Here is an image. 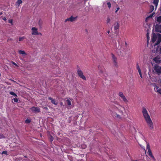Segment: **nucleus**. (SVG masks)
Here are the masks:
<instances>
[{"label": "nucleus", "instance_id": "2f4dec72", "mask_svg": "<svg viewBox=\"0 0 161 161\" xmlns=\"http://www.w3.org/2000/svg\"><path fill=\"white\" fill-rule=\"evenodd\" d=\"M13 99H14V101L15 103L17 102L18 101V98H14Z\"/></svg>", "mask_w": 161, "mask_h": 161}, {"label": "nucleus", "instance_id": "37998d69", "mask_svg": "<svg viewBox=\"0 0 161 161\" xmlns=\"http://www.w3.org/2000/svg\"><path fill=\"white\" fill-rule=\"evenodd\" d=\"M59 104L60 105L62 106L63 105V103L62 102H61Z\"/></svg>", "mask_w": 161, "mask_h": 161}, {"label": "nucleus", "instance_id": "e433bc0d", "mask_svg": "<svg viewBox=\"0 0 161 161\" xmlns=\"http://www.w3.org/2000/svg\"><path fill=\"white\" fill-rule=\"evenodd\" d=\"M8 22L12 24L13 20L12 19H9L8 21Z\"/></svg>", "mask_w": 161, "mask_h": 161}, {"label": "nucleus", "instance_id": "c85d7f7f", "mask_svg": "<svg viewBox=\"0 0 161 161\" xmlns=\"http://www.w3.org/2000/svg\"><path fill=\"white\" fill-rule=\"evenodd\" d=\"M81 147L83 149H85L86 147V146L85 144H82L81 145Z\"/></svg>", "mask_w": 161, "mask_h": 161}, {"label": "nucleus", "instance_id": "49530a36", "mask_svg": "<svg viewBox=\"0 0 161 161\" xmlns=\"http://www.w3.org/2000/svg\"><path fill=\"white\" fill-rule=\"evenodd\" d=\"M147 37L148 38V37L149 36V34L148 33H147Z\"/></svg>", "mask_w": 161, "mask_h": 161}, {"label": "nucleus", "instance_id": "c9c22d12", "mask_svg": "<svg viewBox=\"0 0 161 161\" xmlns=\"http://www.w3.org/2000/svg\"><path fill=\"white\" fill-rule=\"evenodd\" d=\"M110 19L109 18H108L107 20V23H109L110 22Z\"/></svg>", "mask_w": 161, "mask_h": 161}, {"label": "nucleus", "instance_id": "4c0bfd02", "mask_svg": "<svg viewBox=\"0 0 161 161\" xmlns=\"http://www.w3.org/2000/svg\"><path fill=\"white\" fill-rule=\"evenodd\" d=\"M12 63L13 64H14L16 66H18L17 64L16 63H15V62H14L12 61Z\"/></svg>", "mask_w": 161, "mask_h": 161}, {"label": "nucleus", "instance_id": "7c9ffc66", "mask_svg": "<svg viewBox=\"0 0 161 161\" xmlns=\"http://www.w3.org/2000/svg\"><path fill=\"white\" fill-rule=\"evenodd\" d=\"M25 38V37L24 36H23L22 37H20L19 38V41H22L23 40V39Z\"/></svg>", "mask_w": 161, "mask_h": 161}, {"label": "nucleus", "instance_id": "c756f323", "mask_svg": "<svg viewBox=\"0 0 161 161\" xmlns=\"http://www.w3.org/2000/svg\"><path fill=\"white\" fill-rule=\"evenodd\" d=\"M5 136L3 134H0V139L4 138Z\"/></svg>", "mask_w": 161, "mask_h": 161}, {"label": "nucleus", "instance_id": "7ed1b4c3", "mask_svg": "<svg viewBox=\"0 0 161 161\" xmlns=\"http://www.w3.org/2000/svg\"><path fill=\"white\" fill-rule=\"evenodd\" d=\"M98 68L99 70V74L101 76H102L103 75L105 77L108 76V74L105 71V69L103 66H99Z\"/></svg>", "mask_w": 161, "mask_h": 161}, {"label": "nucleus", "instance_id": "f03ea898", "mask_svg": "<svg viewBox=\"0 0 161 161\" xmlns=\"http://www.w3.org/2000/svg\"><path fill=\"white\" fill-rule=\"evenodd\" d=\"M157 40L156 45H158L161 42V35L158 33H153L152 39L153 42H155Z\"/></svg>", "mask_w": 161, "mask_h": 161}, {"label": "nucleus", "instance_id": "a18cd8bd", "mask_svg": "<svg viewBox=\"0 0 161 161\" xmlns=\"http://www.w3.org/2000/svg\"><path fill=\"white\" fill-rule=\"evenodd\" d=\"M12 40V39L10 38H9V39H8V41H10V40Z\"/></svg>", "mask_w": 161, "mask_h": 161}, {"label": "nucleus", "instance_id": "b1692460", "mask_svg": "<svg viewBox=\"0 0 161 161\" xmlns=\"http://www.w3.org/2000/svg\"><path fill=\"white\" fill-rule=\"evenodd\" d=\"M153 15V14H150L147 17L146 19V21H147V20L149 18H151Z\"/></svg>", "mask_w": 161, "mask_h": 161}, {"label": "nucleus", "instance_id": "20e7f679", "mask_svg": "<svg viewBox=\"0 0 161 161\" xmlns=\"http://www.w3.org/2000/svg\"><path fill=\"white\" fill-rule=\"evenodd\" d=\"M77 73L79 77L81 78L83 80H86V77L83 75L82 71L81 70L80 67L77 66Z\"/></svg>", "mask_w": 161, "mask_h": 161}, {"label": "nucleus", "instance_id": "58836bf2", "mask_svg": "<svg viewBox=\"0 0 161 161\" xmlns=\"http://www.w3.org/2000/svg\"><path fill=\"white\" fill-rule=\"evenodd\" d=\"M119 9H120V8H119V7H118V8H117L115 12V13H116L117 12V11Z\"/></svg>", "mask_w": 161, "mask_h": 161}, {"label": "nucleus", "instance_id": "4be33fe9", "mask_svg": "<svg viewBox=\"0 0 161 161\" xmlns=\"http://www.w3.org/2000/svg\"><path fill=\"white\" fill-rule=\"evenodd\" d=\"M136 68L137 70H138V72L141 71V69L140 68V67L139 65V64L138 63H137L136 64Z\"/></svg>", "mask_w": 161, "mask_h": 161}, {"label": "nucleus", "instance_id": "1a4fd4ad", "mask_svg": "<svg viewBox=\"0 0 161 161\" xmlns=\"http://www.w3.org/2000/svg\"><path fill=\"white\" fill-rule=\"evenodd\" d=\"M112 55L114 65L115 67H117L118 66V63L117 61V58L112 53Z\"/></svg>", "mask_w": 161, "mask_h": 161}, {"label": "nucleus", "instance_id": "72a5a7b5", "mask_svg": "<svg viewBox=\"0 0 161 161\" xmlns=\"http://www.w3.org/2000/svg\"><path fill=\"white\" fill-rule=\"evenodd\" d=\"M139 72V74L141 77V78H142V73H141V71L139 72Z\"/></svg>", "mask_w": 161, "mask_h": 161}, {"label": "nucleus", "instance_id": "cd10ccee", "mask_svg": "<svg viewBox=\"0 0 161 161\" xmlns=\"http://www.w3.org/2000/svg\"><path fill=\"white\" fill-rule=\"evenodd\" d=\"M107 4L109 9H110L111 7V4L110 2L107 3Z\"/></svg>", "mask_w": 161, "mask_h": 161}, {"label": "nucleus", "instance_id": "39448f33", "mask_svg": "<svg viewBox=\"0 0 161 161\" xmlns=\"http://www.w3.org/2000/svg\"><path fill=\"white\" fill-rule=\"evenodd\" d=\"M154 70L156 73L158 75L161 74V66L158 64H155L154 66Z\"/></svg>", "mask_w": 161, "mask_h": 161}, {"label": "nucleus", "instance_id": "79ce46f5", "mask_svg": "<svg viewBox=\"0 0 161 161\" xmlns=\"http://www.w3.org/2000/svg\"><path fill=\"white\" fill-rule=\"evenodd\" d=\"M125 47H127L128 45V44L126 42H125Z\"/></svg>", "mask_w": 161, "mask_h": 161}, {"label": "nucleus", "instance_id": "6e6552de", "mask_svg": "<svg viewBox=\"0 0 161 161\" xmlns=\"http://www.w3.org/2000/svg\"><path fill=\"white\" fill-rule=\"evenodd\" d=\"M30 109L32 112L34 113H38L40 112V109L38 107H33L30 108Z\"/></svg>", "mask_w": 161, "mask_h": 161}, {"label": "nucleus", "instance_id": "ddd939ff", "mask_svg": "<svg viewBox=\"0 0 161 161\" xmlns=\"http://www.w3.org/2000/svg\"><path fill=\"white\" fill-rule=\"evenodd\" d=\"M119 27V24L118 22H116L114 25V28L115 30L118 29Z\"/></svg>", "mask_w": 161, "mask_h": 161}, {"label": "nucleus", "instance_id": "ea45409f", "mask_svg": "<svg viewBox=\"0 0 161 161\" xmlns=\"http://www.w3.org/2000/svg\"><path fill=\"white\" fill-rule=\"evenodd\" d=\"M36 35H42V34H41V33H40V32H39V33H38V32H37V34H36Z\"/></svg>", "mask_w": 161, "mask_h": 161}, {"label": "nucleus", "instance_id": "2eb2a0df", "mask_svg": "<svg viewBox=\"0 0 161 161\" xmlns=\"http://www.w3.org/2000/svg\"><path fill=\"white\" fill-rule=\"evenodd\" d=\"M154 89L156 91L158 92L160 94H161V89L160 88H159L158 86H156Z\"/></svg>", "mask_w": 161, "mask_h": 161}, {"label": "nucleus", "instance_id": "bb28decb", "mask_svg": "<svg viewBox=\"0 0 161 161\" xmlns=\"http://www.w3.org/2000/svg\"><path fill=\"white\" fill-rule=\"evenodd\" d=\"M114 115L115 116H116V117L117 118L119 119H121V117H120V115L117 114L116 113H115V115L114 114Z\"/></svg>", "mask_w": 161, "mask_h": 161}, {"label": "nucleus", "instance_id": "aec40b11", "mask_svg": "<svg viewBox=\"0 0 161 161\" xmlns=\"http://www.w3.org/2000/svg\"><path fill=\"white\" fill-rule=\"evenodd\" d=\"M19 53L20 54H22L23 55H26V54L25 53V52L23 50H19Z\"/></svg>", "mask_w": 161, "mask_h": 161}, {"label": "nucleus", "instance_id": "0eeeda50", "mask_svg": "<svg viewBox=\"0 0 161 161\" xmlns=\"http://www.w3.org/2000/svg\"><path fill=\"white\" fill-rule=\"evenodd\" d=\"M118 95L122 99L124 102L125 103H127L128 101L122 92H119L118 93Z\"/></svg>", "mask_w": 161, "mask_h": 161}, {"label": "nucleus", "instance_id": "9b49d317", "mask_svg": "<svg viewBox=\"0 0 161 161\" xmlns=\"http://www.w3.org/2000/svg\"><path fill=\"white\" fill-rule=\"evenodd\" d=\"M75 19L76 18L72 16L70 18L66 19L65 20V22H66L67 21L73 22L74 21Z\"/></svg>", "mask_w": 161, "mask_h": 161}, {"label": "nucleus", "instance_id": "f704fd0d", "mask_svg": "<svg viewBox=\"0 0 161 161\" xmlns=\"http://www.w3.org/2000/svg\"><path fill=\"white\" fill-rule=\"evenodd\" d=\"M53 140V138L52 136H51L50 138V141L51 142H52Z\"/></svg>", "mask_w": 161, "mask_h": 161}, {"label": "nucleus", "instance_id": "412c9836", "mask_svg": "<svg viewBox=\"0 0 161 161\" xmlns=\"http://www.w3.org/2000/svg\"><path fill=\"white\" fill-rule=\"evenodd\" d=\"M31 120L30 119H27L25 120V123L26 124H29L31 123Z\"/></svg>", "mask_w": 161, "mask_h": 161}, {"label": "nucleus", "instance_id": "3c124183", "mask_svg": "<svg viewBox=\"0 0 161 161\" xmlns=\"http://www.w3.org/2000/svg\"><path fill=\"white\" fill-rule=\"evenodd\" d=\"M2 14V12H1V13H0V15H1V14Z\"/></svg>", "mask_w": 161, "mask_h": 161}, {"label": "nucleus", "instance_id": "f3484780", "mask_svg": "<svg viewBox=\"0 0 161 161\" xmlns=\"http://www.w3.org/2000/svg\"><path fill=\"white\" fill-rule=\"evenodd\" d=\"M71 100L70 99H67L66 100V103L68 106H70L71 105Z\"/></svg>", "mask_w": 161, "mask_h": 161}, {"label": "nucleus", "instance_id": "473e14b6", "mask_svg": "<svg viewBox=\"0 0 161 161\" xmlns=\"http://www.w3.org/2000/svg\"><path fill=\"white\" fill-rule=\"evenodd\" d=\"M2 153L3 154H7V151H3Z\"/></svg>", "mask_w": 161, "mask_h": 161}, {"label": "nucleus", "instance_id": "393cba45", "mask_svg": "<svg viewBox=\"0 0 161 161\" xmlns=\"http://www.w3.org/2000/svg\"><path fill=\"white\" fill-rule=\"evenodd\" d=\"M150 9L151 10V12H152L153 11L154 9V7L153 6L151 5L150 6Z\"/></svg>", "mask_w": 161, "mask_h": 161}, {"label": "nucleus", "instance_id": "6ab92c4d", "mask_svg": "<svg viewBox=\"0 0 161 161\" xmlns=\"http://www.w3.org/2000/svg\"><path fill=\"white\" fill-rule=\"evenodd\" d=\"M159 0H153V3L154 4L155 6L157 7L158 6Z\"/></svg>", "mask_w": 161, "mask_h": 161}, {"label": "nucleus", "instance_id": "5701e85b", "mask_svg": "<svg viewBox=\"0 0 161 161\" xmlns=\"http://www.w3.org/2000/svg\"><path fill=\"white\" fill-rule=\"evenodd\" d=\"M9 93L10 95L14 96L15 97H17V94L13 92H9Z\"/></svg>", "mask_w": 161, "mask_h": 161}, {"label": "nucleus", "instance_id": "9d476101", "mask_svg": "<svg viewBox=\"0 0 161 161\" xmlns=\"http://www.w3.org/2000/svg\"><path fill=\"white\" fill-rule=\"evenodd\" d=\"M48 99L49 100H50L51 101V102L53 104L56 105L58 104V102L56 101L55 99H53L52 97H48Z\"/></svg>", "mask_w": 161, "mask_h": 161}, {"label": "nucleus", "instance_id": "8fccbe9b", "mask_svg": "<svg viewBox=\"0 0 161 161\" xmlns=\"http://www.w3.org/2000/svg\"><path fill=\"white\" fill-rule=\"evenodd\" d=\"M132 161H139L138 160H132Z\"/></svg>", "mask_w": 161, "mask_h": 161}, {"label": "nucleus", "instance_id": "423d86ee", "mask_svg": "<svg viewBox=\"0 0 161 161\" xmlns=\"http://www.w3.org/2000/svg\"><path fill=\"white\" fill-rule=\"evenodd\" d=\"M147 149L148 150L149 156L152 158V159H153L154 161H155L156 159L152 154V151L150 148V146L149 143H147Z\"/></svg>", "mask_w": 161, "mask_h": 161}, {"label": "nucleus", "instance_id": "a878e982", "mask_svg": "<svg viewBox=\"0 0 161 161\" xmlns=\"http://www.w3.org/2000/svg\"><path fill=\"white\" fill-rule=\"evenodd\" d=\"M154 60L156 63H159L160 62V61L158 60V59L156 58H154Z\"/></svg>", "mask_w": 161, "mask_h": 161}, {"label": "nucleus", "instance_id": "09e8293b", "mask_svg": "<svg viewBox=\"0 0 161 161\" xmlns=\"http://www.w3.org/2000/svg\"><path fill=\"white\" fill-rule=\"evenodd\" d=\"M107 33L108 34H109V33H110V31H107Z\"/></svg>", "mask_w": 161, "mask_h": 161}, {"label": "nucleus", "instance_id": "a211bd4d", "mask_svg": "<svg viewBox=\"0 0 161 161\" xmlns=\"http://www.w3.org/2000/svg\"><path fill=\"white\" fill-rule=\"evenodd\" d=\"M156 21L158 23H159V24L161 23V16H159L157 17Z\"/></svg>", "mask_w": 161, "mask_h": 161}, {"label": "nucleus", "instance_id": "864d4df0", "mask_svg": "<svg viewBox=\"0 0 161 161\" xmlns=\"http://www.w3.org/2000/svg\"><path fill=\"white\" fill-rule=\"evenodd\" d=\"M86 31H87V29H86Z\"/></svg>", "mask_w": 161, "mask_h": 161}, {"label": "nucleus", "instance_id": "603ef678", "mask_svg": "<svg viewBox=\"0 0 161 161\" xmlns=\"http://www.w3.org/2000/svg\"><path fill=\"white\" fill-rule=\"evenodd\" d=\"M160 85H161V80H160Z\"/></svg>", "mask_w": 161, "mask_h": 161}, {"label": "nucleus", "instance_id": "4468645a", "mask_svg": "<svg viewBox=\"0 0 161 161\" xmlns=\"http://www.w3.org/2000/svg\"><path fill=\"white\" fill-rule=\"evenodd\" d=\"M32 30V34L36 35L37 34V29L35 27H32L31 29Z\"/></svg>", "mask_w": 161, "mask_h": 161}, {"label": "nucleus", "instance_id": "dca6fc26", "mask_svg": "<svg viewBox=\"0 0 161 161\" xmlns=\"http://www.w3.org/2000/svg\"><path fill=\"white\" fill-rule=\"evenodd\" d=\"M22 3V1L21 0H18L16 3L15 5L17 6H19V4Z\"/></svg>", "mask_w": 161, "mask_h": 161}, {"label": "nucleus", "instance_id": "de8ad7c7", "mask_svg": "<svg viewBox=\"0 0 161 161\" xmlns=\"http://www.w3.org/2000/svg\"><path fill=\"white\" fill-rule=\"evenodd\" d=\"M119 39H118L117 40V41L119 42Z\"/></svg>", "mask_w": 161, "mask_h": 161}, {"label": "nucleus", "instance_id": "f257e3e1", "mask_svg": "<svg viewBox=\"0 0 161 161\" xmlns=\"http://www.w3.org/2000/svg\"><path fill=\"white\" fill-rule=\"evenodd\" d=\"M142 113L149 127L151 130H153L154 127L153 122L146 109L145 107L142 108Z\"/></svg>", "mask_w": 161, "mask_h": 161}, {"label": "nucleus", "instance_id": "c03bdc74", "mask_svg": "<svg viewBox=\"0 0 161 161\" xmlns=\"http://www.w3.org/2000/svg\"><path fill=\"white\" fill-rule=\"evenodd\" d=\"M43 108V109H45L46 110H47V109H48V108L47 107H44Z\"/></svg>", "mask_w": 161, "mask_h": 161}, {"label": "nucleus", "instance_id": "f8f14e48", "mask_svg": "<svg viewBox=\"0 0 161 161\" xmlns=\"http://www.w3.org/2000/svg\"><path fill=\"white\" fill-rule=\"evenodd\" d=\"M156 31L161 33V25H156L155 26Z\"/></svg>", "mask_w": 161, "mask_h": 161}, {"label": "nucleus", "instance_id": "a19ab883", "mask_svg": "<svg viewBox=\"0 0 161 161\" xmlns=\"http://www.w3.org/2000/svg\"><path fill=\"white\" fill-rule=\"evenodd\" d=\"M3 19L4 21H6L7 20L6 18L5 17L3 18Z\"/></svg>", "mask_w": 161, "mask_h": 161}]
</instances>
